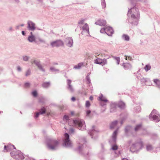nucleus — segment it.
<instances>
[{"instance_id":"nucleus-1","label":"nucleus","mask_w":160,"mask_h":160,"mask_svg":"<svg viewBox=\"0 0 160 160\" xmlns=\"http://www.w3.org/2000/svg\"><path fill=\"white\" fill-rule=\"evenodd\" d=\"M15 153L14 151H12L11 152V156L14 158L18 160H22L24 159V157L22 154V153L19 151H17V154L16 155L13 154V153Z\"/></svg>"},{"instance_id":"nucleus-2","label":"nucleus","mask_w":160,"mask_h":160,"mask_svg":"<svg viewBox=\"0 0 160 160\" xmlns=\"http://www.w3.org/2000/svg\"><path fill=\"white\" fill-rule=\"evenodd\" d=\"M100 32L102 33L105 32L108 35L111 36L113 33V30L112 28L110 27H107L102 28L101 29Z\"/></svg>"},{"instance_id":"nucleus-3","label":"nucleus","mask_w":160,"mask_h":160,"mask_svg":"<svg viewBox=\"0 0 160 160\" xmlns=\"http://www.w3.org/2000/svg\"><path fill=\"white\" fill-rule=\"evenodd\" d=\"M59 141L55 140L51 141V143L48 144V148L51 149H55L59 144Z\"/></svg>"},{"instance_id":"nucleus-4","label":"nucleus","mask_w":160,"mask_h":160,"mask_svg":"<svg viewBox=\"0 0 160 160\" xmlns=\"http://www.w3.org/2000/svg\"><path fill=\"white\" fill-rule=\"evenodd\" d=\"M51 45L53 47H59L63 46L64 45V43L62 41L58 40L52 42L51 43Z\"/></svg>"},{"instance_id":"nucleus-5","label":"nucleus","mask_w":160,"mask_h":160,"mask_svg":"<svg viewBox=\"0 0 160 160\" xmlns=\"http://www.w3.org/2000/svg\"><path fill=\"white\" fill-rule=\"evenodd\" d=\"M64 142L65 145L67 146H70L71 142L69 139V135L68 134L66 133L64 135Z\"/></svg>"},{"instance_id":"nucleus-6","label":"nucleus","mask_w":160,"mask_h":160,"mask_svg":"<svg viewBox=\"0 0 160 160\" xmlns=\"http://www.w3.org/2000/svg\"><path fill=\"white\" fill-rule=\"evenodd\" d=\"M94 62L96 63L101 64L103 66L107 63V61L106 59H102L100 58H97L96 59L94 60Z\"/></svg>"},{"instance_id":"nucleus-7","label":"nucleus","mask_w":160,"mask_h":160,"mask_svg":"<svg viewBox=\"0 0 160 160\" xmlns=\"http://www.w3.org/2000/svg\"><path fill=\"white\" fill-rule=\"evenodd\" d=\"M15 146L12 145L5 146L4 147V152H7L10 151L13 149H15Z\"/></svg>"},{"instance_id":"nucleus-8","label":"nucleus","mask_w":160,"mask_h":160,"mask_svg":"<svg viewBox=\"0 0 160 160\" xmlns=\"http://www.w3.org/2000/svg\"><path fill=\"white\" fill-rule=\"evenodd\" d=\"M73 122L75 125H78L80 128H81L83 125V122L80 119L73 120Z\"/></svg>"},{"instance_id":"nucleus-9","label":"nucleus","mask_w":160,"mask_h":160,"mask_svg":"<svg viewBox=\"0 0 160 160\" xmlns=\"http://www.w3.org/2000/svg\"><path fill=\"white\" fill-rule=\"evenodd\" d=\"M82 28L83 30V31L82 32V33H84L86 32L87 35L89 34V28L87 24H85L84 26H83Z\"/></svg>"},{"instance_id":"nucleus-10","label":"nucleus","mask_w":160,"mask_h":160,"mask_svg":"<svg viewBox=\"0 0 160 160\" xmlns=\"http://www.w3.org/2000/svg\"><path fill=\"white\" fill-rule=\"evenodd\" d=\"M67 45L69 47H71L72 46L73 40L71 38H68L66 39L65 41Z\"/></svg>"},{"instance_id":"nucleus-11","label":"nucleus","mask_w":160,"mask_h":160,"mask_svg":"<svg viewBox=\"0 0 160 160\" xmlns=\"http://www.w3.org/2000/svg\"><path fill=\"white\" fill-rule=\"evenodd\" d=\"M46 111V108L44 107H43L40 109L39 112L36 113L35 116V117L36 118H37L38 117L39 115L45 113Z\"/></svg>"},{"instance_id":"nucleus-12","label":"nucleus","mask_w":160,"mask_h":160,"mask_svg":"<svg viewBox=\"0 0 160 160\" xmlns=\"http://www.w3.org/2000/svg\"><path fill=\"white\" fill-rule=\"evenodd\" d=\"M28 27L30 29L33 31L35 29V24L31 21H29L28 22Z\"/></svg>"},{"instance_id":"nucleus-13","label":"nucleus","mask_w":160,"mask_h":160,"mask_svg":"<svg viewBox=\"0 0 160 160\" xmlns=\"http://www.w3.org/2000/svg\"><path fill=\"white\" fill-rule=\"evenodd\" d=\"M96 23L101 26H104L106 24V21L103 20H99L96 22Z\"/></svg>"},{"instance_id":"nucleus-14","label":"nucleus","mask_w":160,"mask_h":160,"mask_svg":"<svg viewBox=\"0 0 160 160\" xmlns=\"http://www.w3.org/2000/svg\"><path fill=\"white\" fill-rule=\"evenodd\" d=\"M123 66L125 70H130L132 68L131 65L128 63H124Z\"/></svg>"},{"instance_id":"nucleus-15","label":"nucleus","mask_w":160,"mask_h":160,"mask_svg":"<svg viewBox=\"0 0 160 160\" xmlns=\"http://www.w3.org/2000/svg\"><path fill=\"white\" fill-rule=\"evenodd\" d=\"M118 123V121H115L112 122L110 124V128L111 129H113L115 128Z\"/></svg>"},{"instance_id":"nucleus-16","label":"nucleus","mask_w":160,"mask_h":160,"mask_svg":"<svg viewBox=\"0 0 160 160\" xmlns=\"http://www.w3.org/2000/svg\"><path fill=\"white\" fill-rule=\"evenodd\" d=\"M31 36H30L28 38V41L31 42H32L35 40V38L34 36L32 35V32H31L30 33Z\"/></svg>"},{"instance_id":"nucleus-17","label":"nucleus","mask_w":160,"mask_h":160,"mask_svg":"<svg viewBox=\"0 0 160 160\" xmlns=\"http://www.w3.org/2000/svg\"><path fill=\"white\" fill-rule=\"evenodd\" d=\"M98 100L104 102H108V100L102 95L98 97Z\"/></svg>"},{"instance_id":"nucleus-18","label":"nucleus","mask_w":160,"mask_h":160,"mask_svg":"<svg viewBox=\"0 0 160 160\" xmlns=\"http://www.w3.org/2000/svg\"><path fill=\"white\" fill-rule=\"evenodd\" d=\"M118 106L120 108H124L125 107V105L123 102H120L118 103Z\"/></svg>"},{"instance_id":"nucleus-19","label":"nucleus","mask_w":160,"mask_h":160,"mask_svg":"<svg viewBox=\"0 0 160 160\" xmlns=\"http://www.w3.org/2000/svg\"><path fill=\"white\" fill-rule=\"evenodd\" d=\"M136 149V148L135 144H132L130 148V150L132 152H134L135 151Z\"/></svg>"},{"instance_id":"nucleus-20","label":"nucleus","mask_w":160,"mask_h":160,"mask_svg":"<svg viewBox=\"0 0 160 160\" xmlns=\"http://www.w3.org/2000/svg\"><path fill=\"white\" fill-rule=\"evenodd\" d=\"M122 38L125 40L128 41L129 39V37L126 35L124 34L122 36Z\"/></svg>"},{"instance_id":"nucleus-21","label":"nucleus","mask_w":160,"mask_h":160,"mask_svg":"<svg viewBox=\"0 0 160 160\" xmlns=\"http://www.w3.org/2000/svg\"><path fill=\"white\" fill-rule=\"evenodd\" d=\"M83 64L82 63H78V65H76L74 66V68L76 69H79L80 67L83 65Z\"/></svg>"},{"instance_id":"nucleus-22","label":"nucleus","mask_w":160,"mask_h":160,"mask_svg":"<svg viewBox=\"0 0 160 160\" xmlns=\"http://www.w3.org/2000/svg\"><path fill=\"white\" fill-rule=\"evenodd\" d=\"M142 125L141 124H139L136 126L135 128V130L136 131H137L139 130L141 127Z\"/></svg>"},{"instance_id":"nucleus-23","label":"nucleus","mask_w":160,"mask_h":160,"mask_svg":"<svg viewBox=\"0 0 160 160\" xmlns=\"http://www.w3.org/2000/svg\"><path fill=\"white\" fill-rule=\"evenodd\" d=\"M49 83L48 82H45L43 83L42 84V86L44 88H47L49 86Z\"/></svg>"},{"instance_id":"nucleus-24","label":"nucleus","mask_w":160,"mask_h":160,"mask_svg":"<svg viewBox=\"0 0 160 160\" xmlns=\"http://www.w3.org/2000/svg\"><path fill=\"white\" fill-rule=\"evenodd\" d=\"M144 68L146 71H148L151 68V66L150 65H146L144 67Z\"/></svg>"},{"instance_id":"nucleus-25","label":"nucleus","mask_w":160,"mask_h":160,"mask_svg":"<svg viewBox=\"0 0 160 160\" xmlns=\"http://www.w3.org/2000/svg\"><path fill=\"white\" fill-rule=\"evenodd\" d=\"M153 119L154 120H156V122H158L159 121L158 117L156 115H154L153 116Z\"/></svg>"},{"instance_id":"nucleus-26","label":"nucleus","mask_w":160,"mask_h":160,"mask_svg":"<svg viewBox=\"0 0 160 160\" xmlns=\"http://www.w3.org/2000/svg\"><path fill=\"white\" fill-rule=\"evenodd\" d=\"M34 63L36 64V65L38 66V68L40 69L41 68V66L40 64H39V62L38 61H34Z\"/></svg>"},{"instance_id":"nucleus-27","label":"nucleus","mask_w":160,"mask_h":160,"mask_svg":"<svg viewBox=\"0 0 160 160\" xmlns=\"http://www.w3.org/2000/svg\"><path fill=\"white\" fill-rule=\"evenodd\" d=\"M155 83L158 85H159L160 84V81L159 80L156 79L154 80Z\"/></svg>"},{"instance_id":"nucleus-28","label":"nucleus","mask_w":160,"mask_h":160,"mask_svg":"<svg viewBox=\"0 0 160 160\" xmlns=\"http://www.w3.org/2000/svg\"><path fill=\"white\" fill-rule=\"evenodd\" d=\"M117 133V130L115 131L113 133V135H112V137L113 138V139L116 138Z\"/></svg>"},{"instance_id":"nucleus-29","label":"nucleus","mask_w":160,"mask_h":160,"mask_svg":"<svg viewBox=\"0 0 160 160\" xmlns=\"http://www.w3.org/2000/svg\"><path fill=\"white\" fill-rule=\"evenodd\" d=\"M85 105L87 107H89L90 106V102L88 101H86Z\"/></svg>"},{"instance_id":"nucleus-30","label":"nucleus","mask_w":160,"mask_h":160,"mask_svg":"<svg viewBox=\"0 0 160 160\" xmlns=\"http://www.w3.org/2000/svg\"><path fill=\"white\" fill-rule=\"evenodd\" d=\"M69 119V117L66 115H65L63 117V119L64 120H68Z\"/></svg>"},{"instance_id":"nucleus-31","label":"nucleus","mask_w":160,"mask_h":160,"mask_svg":"<svg viewBox=\"0 0 160 160\" xmlns=\"http://www.w3.org/2000/svg\"><path fill=\"white\" fill-rule=\"evenodd\" d=\"M118 148V146L116 145H113L112 147V149L113 150H117Z\"/></svg>"},{"instance_id":"nucleus-32","label":"nucleus","mask_w":160,"mask_h":160,"mask_svg":"<svg viewBox=\"0 0 160 160\" xmlns=\"http://www.w3.org/2000/svg\"><path fill=\"white\" fill-rule=\"evenodd\" d=\"M101 4L102 8H104L106 7V4L105 2H102Z\"/></svg>"},{"instance_id":"nucleus-33","label":"nucleus","mask_w":160,"mask_h":160,"mask_svg":"<svg viewBox=\"0 0 160 160\" xmlns=\"http://www.w3.org/2000/svg\"><path fill=\"white\" fill-rule=\"evenodd\" d=\"M125 59L127 60L128 59L129 60H131L132 59V58L130 56L127 57L126 55L125 56Z\"/></svg>"},{"instance_id":"nucleus-34","label":"nucleus","mask_w":160,"mask_h":160,"mask_svg":"<svg viewBox=\"0 0 160 160\" xmlns=\"http://www.w3.org/2000/svg\"><path fill=\"white\" fill-rule=\"evenodd\" d=\"M68 88L71 92L73 91V89L72 86L71 85H69Z\"/></svg>"},{"instance_id":"nucleus-35","label":"nucleus","mask_w":160,"mask_h":160,"mask_svg":"<svg viewBox=\"0 0 160 160\" xmlns=\"http://www.w3.org/2000/svg\"><path fill=\"white\" fill-rule=\"evenodd\" d=\"M147 148L148 150H150L152 149V147L151 145H148L147 147Z\"/></svg>"},{"instance_id":"nucleus-36","label":"nucleus","mask_w":160,"mask_h":160,"mask_svg":"<svg viewBox=\"0 0 160 160\" xmlns=\"http://www.w3.org/2000/svg\"><path fill=\"white\" fill-rule=\"evenodd\" d=\"M115 59L117 61V64H119V62H120V58L118 57H116L115 58Z\"/></svg>"},{"instance_id":"nucleus-37","label":"nucleus","mask_w":160,"mask_h":160,"mask_svg":"<svg viewBox=\"0 0 160 160\" xmlns=\"http://www.w3.org/2000/svg\"><path fill=\"white\" fill-rule=\"evenodd\" d=\"M37 92L36 91H33L32 92V94L34 96L36 97L37 95Z\"/></svg>"},{"instance_id":"nucleus-38","label":"nucleus","mask_w":160,"mask_h":160,"mask_svg":"<svg viewBox=\"0 0 160 160\" xmlns=\"http://www.w3.org/2000/svg\"><path fill=\"white\" fill-rule=\"evenodd\" d=\"M23 59L25 61H27L28 60V58L27 56H25L23 57Z\"/></svg>"},{"instance_id":"nucleus-39","label":"nucleus","mask_w":160,"mask_h":160,"mask_svg":"<svg viewBox=\"0 0 160 160\" xmlns=\"http://www.w3.org/2000/svg\"><path fill=\"white\" fill-rule=\"evenodd\" d=\"M30 72L29 70H28L26 72V76H28V75H30Z\"/></svg>"},{"instance_id":"nucleus-40","label":"nucleus","mask_w":160,"mask_h":160,"mask_svg":"<svg viewBox=\"0 0 160 160\" xmlns=\"http://www.w3.org/2000/svg\"><path fill=\"white\" fill-rule=\"evenodd\" d=\"M25 87H28L30 86V83H26L25 84Z\"/></svg>"},{"instance_id":"nucleus-41","label":"nucleus","mask_w":160,"mask_h":160,"mask_svg":"<svg viewBox=\"0 0 160 160\" xmlns=\"http://www.w3.org/2000/svg\"><path fill=\"white\" fill-rule=\"evenodd\" d=\"M71 100L72 101H74L76 99H75V97H72V98H71Z\"/></svg>"},{"instance_id":"nucleus-42","label":"nucleus","mask_w":160,"mask_h":160,"mask_svg":"<svg viewBox=\"0 0 160 160\" xmlns=\"http://www.w3.org/2000/svg\"><path fill=\"white\" fill-rule=\"evenodd\" d=\"M84 22V21L83 20H81L79 22V24H82Z\"/></svg>"},{"instance_id":"nucleus-43","label":"nucleus","mask_w":160,"mask_h":160,"mask_svg":"<svg viewBox=\"0 0 160 160\" xmlns=\"http://www.w3.org/2000/svg\"><path fill=\"white\" fill-rule=\"evenodd\" d=\"M91 111L90 110H88L87 111V115H89Z\"/></svg>"},{"instance_id":"nucleus-44","label":"nucleus","mask_w":160,"mask_h":160,"mask_svg":"<svg viewBox=\"0 0 160 160\" xmlns=\"http://www.w3.org/2000/svg\"><path fill=\"white\" fill-rule=\"evenodd\" d=\"M71 81L69 80H68V85H71Z\"/></svg>"},{"instance_id":"nucleus-45","label":"nucleus","mask_w":160,"mask_h":160,"mask_svg":"<svg viewBox=\"0 0 160 160\" xmlns=\"http://www.w3.org/2000/svg\"><path fill=\"white\" fill-rule=\"evenodd\" d=\"M71 114L72 115H74V112L73 111L71 112Z\"/></svg>"},{"instance_id":"nucleus-46","label":"nucleus","mask_w":160,"mask_h":160,"mask_svg":"<svg viewBox=\"0 0 160 160\" xmlns=\"http://www.w3.org/2000/svg\"><path fill=\"white\" fill-rule=\"evenodd\" d=\"M89 99L91 100H92L93 99V97L92 96H91L90 98H89Z\"/></svg>"},{"instance_id":"nucleus-47","label":"nucleus","mask_w":160,"mask_h":160,"mask_svg":"<svg viewBox=\"0 0 160 160\" xmlns=\"http://www.w3.org/2000/svg\"><path fill=\"white\" fill-rule=\"evenodd\" d=\"M70 131L72 132H73L74 131V129H73V128H71L70 129Z\"/></svg>"},{"instance_id":"nucleus-48","label":"nucleus","mask_w":160,"mask_h":160,"mask_svg":"<svg viewBox=\"0 0 160 160\" xmlns=\"http://www.w3.org/2000/svg\"><path fill=\"white\" fill-rule=\"evenodd\" d=\"M18 70L19 71H21V68L19 67H18Z\"/></svg>"},{"instance_id":"nucleus-49","label":"nucleus","mask_w":160,"mask_h":160,"mask_svg":"<svg viewBox=\"0 0 160 160\" xmlns=\"http://www.w3.org/2000/svg\"><path fill=\"white\" fill-rule=\"evenodd\" d=\"M14 151L15 152V153L14 152L13 154H14V155H16V154H17V151Z\"/></svg>"},{"instance_id":"nucleus-50","label":"nucleus","mask_w":160,"mask_h":160,"mask_svg":"<svg viewBox=\"0 0 160 160\" xmlns=\"http://www.w3.org/2000/svg\"><path fill=\"white\" fill-rule=\"evenodd\" d=\"M22 34L23 35H25V32L24 31H22Z\"/></svg>"},{"instance_id":"nucleus-51","label":"nucleus","mask_w":160,"mask_h":160,"mask_svg":"<svg viewBox=\"0 0 160 160\" xmlns=\"http://www.w3.org/2000/svg\"><path fill=\"white\" fill-rule=\"evenodd\" d=\"M50 70H54V69L53 68H51Z\"/></svg>"},{"instance_id":"nucleus-52","label":"nucleus","mask_w":160,"mask_h":160,"mask_svg":"<svg viewBox=\"0 0 160 160\" xmlns=\"http://www.w3.org/2000/svg\"><path fill=\"white\" fill-rule=\"evenodd\" d=\"M122 160H128L127 158H123L122 159Z\"/></svg>"},{"instance_id":"nucleus-53","label":"nucleus","mask_w":160,"mask_h":160,"mask_svg":"<svg viewBox=\"0 0 160 160\" xmlns=\"http://www.w3.org/2000/svg\"><path fill=\"white\" fill-rule=\"evenodd\" d=\"M87 80H88V82H89L90 81H89V80H90V79L89 78H88V77H87Z\"/></svg>"},{"instance_id":"nucleus-54","label":"nucleus","mask_w":160,"mask_h":160,"mask_svg":"<svg viewBox=\"0 0 160 160\" xmlns=\"http://www.w3.org/2000/svg\"><path fill=\"white\" fill-rule=\"evenodd\" d=\"M98 53H97V54L96 55V57H97V56H99V54H97Z\"/></svg>"},{"instance_id":"nucleus-55","label":"nucleus","mask_w":160,"mask_h":160,"mask_svg":"<svg viewBox=\"0 0 160 160\" xmlns=\"http://www.w3.org/2000/svg\"><path fill=\"white\" fill-rule=\"evenodd\" d=\"M49 114H50V113H47V115H49Z\"/></svg>"},{"instance_id":"nucleus-56","label":"nucleus","mask_w":160,"mask_h":160,"mask_svg":"<svg viewBox=\"0 0 160 160\" xmlns=\"http://www.w3.org/2000/svg\"><path fill=\"white\" fill-rule=\"evenodd\" d=\"M132 16L133 17H134L135 16L134 15H132Z\"/></svg>"},{"instance_id":"nucleus-57","label":"nucleus","mask_w":160,"mask_h":160,"mask_svg":"<svg viewBox=\"0 0 160 160\" xmlns=\"http://www.w3.org/2000/svg\"><path fill=\"white\" fill-rule=\"evenodd\" d=\"M23 26V24H22L21 25V26Z\"/></svg>"},{"instance_id":"nucleus-58","label":"nucleus","mask_w":160,"mask_h":160,"mask_svg":"<svg viewBox=\"0 0 160 160\" xmlns=\"http://www.w3.org/2000/svg\"><path fill=\"white\" fill-rule=\"evenodd\" d=\"M121 124H122V122H121Z\"/></svg>"}]
</instances>
